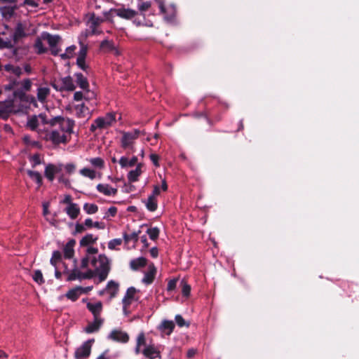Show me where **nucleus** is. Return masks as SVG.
<instances>
[{"label":"nucleus","mask_w":359,"mask_h":359,"mask_svg":"<svg viewBox=\"0 0 359 359\" xmlns=\"http://www.w3.org/2000/svg\"><path fill=\"white\" fill-rule=\"evenodd\" d=\"M81 280L82 279H91L95 276H97L94 270L88 269L86 273H82L80 271Z\"/></svg>","instance_id":"51"},{"label":"nucleus","mask_w":359,"mask_h":359,"mask_svg":"<svg viewBox=\"0 0 359 359\" xmlns=\"http://www.w3.org/2000/svg\"><path fill=\"white\" fill-rule=\"evenodd\" d=\"M109 339L120 343H127L129 341V335L127 332L120 330H113L109 334Z\"/></svg>","instance_id":"12"},{"label":"nucleus","mask_w":359,"mask_h":359,"mask_svg":"<svg viewBox=\"0 0 359 359\" xmlns=\"http://www.w3.org/2000/svg\"><path fill=\"white\" fill-rule=\"evenodd\" d=\"M182 294L184 297H188L191 293V286L185 280H182Z\"/></svg>","instance_id":"44"},{"label":"nucleus","mask_w":359,"mask_h":359,"mask_svg":"<svg viewBox=\"0 0 359 359\" xmlns=\"http://www.w3.org/2000/svg\"><path fill=\"white\" fill-rule=\"evenodd\" d=\"M3 48L12 49L14 55H16L18 52V49L14 47L11 41H4L0 37V49Z\"/></svg>","instance_id":"33"},{"label":"nucleus","mask_w":359,"mask_h":359,"mask_svg":"<svg viewBox=\"0 0 359 359\" xmlns=\"http://www.w3.org/2000/svg\"><path fill=\"white\" fill-rule=\"evenodd\" d=\"M86 307L91 312L93 318H101L100 315L102 311V303L101 302H97L95 304L88 302L86 304Z\"/></svg>","instance_id":"15"},{"label":"nucleus","mask_w":359,"mask_h":359,"mask_svg":"<svg viewBox=\"0 0 359 359\" xmlns=\"http://www.w3.org/2000/svg\"><path fill=\"white\" fill-rule=\"evenodd\" d=\"M158 4L161 12L164 15V18L167 21H172L176 15V8L174 6H170L166 8L161 0H155Z\"/></svg>","instance_id":"8"},{"label":"nucleus","mask_w":359,"mask_h":359,"mask_svg":"<svg viewBox=\"0 0 359 359\" xmlns=\"http://www.w3.org/2000/svg\"><path fill=\"white\" fill-rule=\"evenodd\" d=\"M85 60L86 59H84V58L77 57L76 65H78V67L80 69H81L82 70H83L85 72H87V70L89 69V67L87 65H86Z\"/></svg>","instance_id":"55"},{"label":"nucleus","mask_w":359,"mask_h":359,"mask_svg":"<svg viewBox=\"0 0 359 359\" xmlns=\"http://www.w3.org/2000/svg\"><path fill=\"white\" fill-rule=\"evenodd\" d=\"M38 126H39V121H38L37 116L36 115H34L29 118L27 123V126L29 128H30L32 131L36 130Z\"/></svg>","instance_id":"39"},{"label":"nucleus","mask_w":359,"mask_h":359,"mask_svg":"<svg viewBox=\"0 0 359 359\" xmlns=\"http://www.w3.org/2000/svg\"><path fill=\"white\" fill-rule=\"evenodd\" d=\"M15 6L0 7V13L6 20H9L14 14Z\"/></svg>","instance_id":"29"},{"label":"nucleus","mask_w":359,"mask_h":359,"mask_svg":"<svg viewBox=\"0 0 359 359\" xmlns=\"http://www.w3.org/2000/svg\"><path fill=\"white\" fill-rule=\"evenodd\" d=\"M100 48L107 52L116 50V52L117 53V50L115 48L114 43L111 41H102V43H100Z\"/></svg>","instance_id":"36"},{"label":"nucleus","mask_w":359,"mask_h":359,"mask_svg":"<svg viewBox=\"0 0 359 359\" xmlns=\"http://www.w3.org/2000/svg\"><path fill=\"white\" fill-rule=\"evenodd\" d=\"M119 284L114 280H109L106 287L99 292L100 295H103L106 292L109 293V300L115 298L118 292Z\"/></svg>","instance_id":"11"},{"label":"nucleus","mask_w":359,"mask_h":359,"mask_svg":"<svg viewBox=\"0 0 359 359\" xmlns=\"http://www.w3.org/2000/svg\"><path fill=\"white\" fill-rule=\"evenodd\" d=\"M51 86L57 91H73L76 86L73 83V79L70 76L62 78L59 81H53L50 83Z\"/></svg>","instance_id":"4"},{"label":"nucleus","mask_w":359,"mask_h":359,"mask_svg":"<svg viewBox=\"0 0 359 359\" xmlns=\"http://www.w3.org/2000/svg\"><path fill=\"white\" fill-rule=\"evenodd\" d=\"M57 123L60 125L62 132L67 133H72L74 126V121L72 119L67 118L65 120L64 117L57 116L49 120L48 122V124L51 126H55Z\"/></svg>","instance_id":"5"},{"label":"nucleus","mask_w":359,"mask_h":359,"mask_svg":"<svg viewBox=\"0 0 359 359\" xmlns=\"http://www.w3.org/2000/svg\"><path fill=\"white\" fill-rule=\"evenodd\" d=\"M156 272V270L154 266L150 267L149 270L144 274L142 282L147 285L151 284L155 278Z\"/></svg>","instance_id":"28"},{"label":"nucleus","mask_w":359,"mask_h":359,"mask_svg":"<svg viewBox=\"0 0 359 359\" xmlns=\"http://www.w3.org/2000/svg\"><path fill=\"white\" fill-rule=\"evenodd\" d=\"M104 323V319L102 318H94L93 323H89L85 327V332L87 333H93L98 331Z\"/></svg>","instance_id":"17"},{"label":"nucleus","mask_w":359,"mask_h":359,"mask_svg":"<svg viewBox=\"0 0 359 359\" xmlns=\"http://www.w3.org/2000/svg\"><path fill=\"white\" fill-rule=\"evenodd\" d=\"M141 233V231H134L130 234H128L127 233H124L123 235L124 241L126 243H128L130 241H133L134 243H136L139 239V235Z\"/></svg>","instance_id":"32"},{"label":"nucleus","mask_w":359,"mask_h":359,"mask_svg":"<svg viewBox=\"0 0 359 359\" xmlns=\"http://www.w3.org/2000/svg\"><path fill=\"white\" fill-rule=\"evenodd\" d=\"M65 168L68 174H72L75 171L76 165L74 163H67Z\"/></svg>","instance_id":"62"},{"label":"nucleus","mask_w":359,"mask_h":359,"mask_svg":"<svg viewBox=\"0 0 359 359\" xmlns=\"http://www.w3.org/2000/svg\"><path fill=\"white\" fill-rule=\"evenodd\" d=\"M13 95L15 98L20 99L22 102H27L29 103H32L35 107L37 106L35 97L33 96H29L24 93L21 90H18L14 91Z\"/></svg>","instance_id":"18"},{"label":"nucleus","mask_w":359,"mask_h":359,"mask_svg":"<svg viewBox=\"0 0 359 359\" xmlns=\"http://www.w3.org/2000/svg\"><path fill=\"white\" fill-rule=\"evenodd\" d=\"M75 109L76 110V115L79 118L85 117L86 111L88 110V107H86L83 103L76 105Z\"/></svg>","instance_id":"38"},{"label":"nucleus","mask_w":359,"mask_h":359,"mask_svg":"<svg viewBox=\"0 0 359 359\" xmlns=\"http://www.w3.org/2000/svg\"><path fill=\"white\" fill-rule=\"evenodd\" d=\"M12 104H13V101H10L9 104L8 106H6V107H1V108H0V118H1L6 119L8 117V114L10 111L9 107H11Z\"/></svg>","instance_id":"46"},{"label":"nucleus","mask_w":359,"mask_h":359,"mask_svg":"<svg viewBox=\"0 0 359 359\" xmlns=\"http://www.w3.org/2000/svg\"><path fill=\"white\" fill-rule=\"evenodd\" d=\"M116 121V114L110 112L107 113L104 117H98L96 118V126L99 129L107 128L112 125Z\"/></svg>","instance_id":"9"},{"label":"nucleus","mask_w":359,"mask_h":359,"mask_svg":"<svg viewBox=\"0 0 359 359\" xmlns=\"http://www.w3.org/2000/svg\"><path fill=\"white\" fill-rule=\"evenodd\" d=\"M80 174L84 177L93 180L96 177L95 171L88 168H84L79 171Z\"/></svg>","instance_id":"40"},{"label":"nucleus","mask_w":359,"mask_h":359,"mask_svg":"<svg viewBox=\"0 0 359 359\" xmlns=\"http://www.w3.org/2000/svg\"><path fill=\"white\" fill-rule=\"evenodd\" d=\"M137 14V11L130 8H125L111 9L109 11V15L111 17L118 16L126 20H131Z\"/></svg>","instance_id":"6"},{"label":"nucleus","mask_w":359,"mask_h":359,"mask_svg":"<svg viewBox=\"0 0 359 359\" xmlns=\"http://www.w3.org/2000/svg\"><path fill=\"white\" fill-rule=\"evenodd\" d=\"M83 287L78 286L69 290L66 293V297L67 299L72 300V302H75L79 298L80 295L83 293Z\"/></svg>","instance_id":"22"},{"label":"nucleus","mask_w":359,"mask_h":359,"mask_svg":"<svg viewBox=\"0 0 359 359\" xmlns=\"http://www.w3.org/2000/svg\"><path fill=\"white\" fill-rule=\"evenodd\" d=\"M146 344V339L144 332H141L139 334L137 339V346H141L142 345H145Z\"/></svg>","instance_id":"56"},{"label":"nucleus","mask_w":359,"mask_h":359,"mask_svg":"<svg viewBox=\"0 0 359 359\" xmlns=\"http://www.w3.org/2000/svg\"><path fill=\"white\" fill-rule=\"evenodd\" d=\"M26 24H18L15 32L13 34V39L14 43H18L21 39L26 37L28 34L25 32V27Z\"/></svg>","instance_id":"19"},{"label":"nucleus","mask_w":359,"mask_h":359,"mask_svg":"<svg viewBox=\"0 0 359 359\" xmlns=\"http://www.w3.org/2000/svg\"><path fill=\"white\" fill-rule=\"evenodd\" d=\"M146 233L151 240L156 241L159 237L160 229L156 226L151 227L147 230Z\"/></svg>","instance_id":"37"},{"label":"nucleus","mask_w":359,"mask_h":359,"mask_svg":"<svg viewBox=\"0 0 359 359\" xmlns=\"http://www.w3.org/2000/svg\"><path fill=\"white\" fill-rule=\"evenodd\" d=\"M149 158H150V160L152 161V163H154V165L156 167L160 166L159 163H158V161H159L158 155H157L156 154H150Z\"/></svg>","instance_id":"58"},{"label":"nucleus","mask_w":359,"mask_h":359,"mask_svg":"<svg viewBox=\"0 0 359 359\" xmlns=\"http://www.w3.org/2000/svg\"><path fill=\"white\" fill-rule=\"evenodd\" d=\"M142 163H138L135 170H130L128 174V179L130 182H135L138 180L139 176L142 173Z\"/></svg>","instance_id":"26"},{"label":"nucleus","mask_w":359,"mask_h":359,"mask_svg":"<svg viewBox=\"0 0 359 359\" xmlns=\"http://www.w3.org/2000/svg\"><path fill=\"white\" fill-rule=\"evenodd\" d=\"M43 40L46 41L50 47L56 46L60 40V36L58 35H51L49 33L43 32L41 35Z\"/></svg>","instance_id":"23"},{"label":"nucleus","mask_w":359,"mask_h":359,"mask_svg":"<svg viewBox=\"0 0 359 359\" xmlns=\"http://www.w3.org/2000/svg\"><path fill=\"white\" fill-rule=\"evenodd\" d=\"M90 262L94 267V271L98 277L99 282L104 281L111 270L109 258L104 254H101L97 258L93 257Z\"/></svg>","instance_id":"1"},{"label":"nucleus","mask_w":359,"mask_h":359,"mask_svg":"<svg viewBox=\"0 0 359 359\" xmlns=\"http://www.w3.org/2000/svg\"><path fill=\"white\" fill-rule=\"evenodd\" d=\"M27 173L32 180H34L38 184L39 187L42 185V176L39 172L29 170L27 171Z\"/></svg>","instance_id":"35"},{"label":"nucleus","mask_w":359,"mask_h":359,"mask_svg":"<svg viewBox=\"0 0 359 359\" xmlns=\"http://www.w3.org/2000/svg\"><path fill=\"white\" fill-rule=\"evenodd\" d=\"M60 168H58L53 164L49 163L45 168L44 175L50 182H53L55 179V175L60 172Z\"/></svg>","instance_id":"14"},{"label":"nucleus","mask_w":359,"mask_h":359,"mask_svg":"<svg viewBox=\"0 0 359 359\" xmlns=\"http://www.w3.org/2000/svg\"><path fill=\"white\" fill-rule=\"evenodd\" d=\"M11 73L15 74L18 77H20L22 74V71L20 67L13 65V69L11 70Z\"/></svg>","instance_id":"63"},{"label":"nucleus","mask_w":359,"mask_h":359,"mask_svg":"<svg viewBox=\"0 0 359 359\" xmlns=\"http://www.w3.org/2000/svg\"><path fill=\"white\" fill-rule=\"evenodd\" d=\"M33 280L39 285L45 283L42 272L40 270H36L32 276Z\"/></svg>","instance_id":"45"},{"label":"nucleus","mask_w":359,"mask_h":359,"mask_svg":"<svg viewBox=\"0 0 359 359\" xmlns=\"http://www.w3.org/2000/svg\"><path fill=\"white\" fill-rule=\"evenodd\" d=\"M76 82L77 85L84 90L88 91L89 83L86 77L81 73H75Z\"/></svg>","instance_id":"24"},{"label":"nucleus","mask_w":359,"mask_h":359,"mask_svg":"<svg viewBox=\"0 0 359 359\" xmlns=\"http://www.w3.org/2000/svg\"><path fill=\"white\" fill-rule=\"evenodd\" d=\"M97 240V238H93V234H87L84 237L82 238V239L80 241V245L81 247L88 246L90 244L94 243Z\"/></svg>","instance_id":"34"},{"label":"nucleus","mask_w":359,"mask_h":359,"mask_svg":"<svg viewBox=\"0 0 359 359\" xmlns=\"http://www.w3.org/2000/svg\"><path fill=\"white\" fill-rule=\"evenodd\" d=\"M89 262H90V258L88 257V255H86V257H84L82 259H81V269H86L88 266V264H89Z\"/></svg>","instance_id":"64"},{"label":"nucleus","mask_w":359,"mask_h":359,"mask_svg":"<svg viewBox=\"0 0 359 359\" xmlns=\"http://www.w3.org/2000/svg\"><path fill=\"white\" fill-rule=\"evenodd\" d=\"M122 244L121 238H114L111 240L108 243V248L110 250H114L116 246L121 245Z\"/></svg>","instance_id":"52"},{"label":"nucleus","mask_w":359,"mask_h":359,"mask_svg":"<svg viewBox=\"0 0 359 359\" xmlns=\"http://www.w3.org/2000/svg\"><path fill=\"white\" fill-rule=\"evenodd\" d=\"M100 24H91L88 29L82 32L79 37L80 50L78 57L86 59L88 52V46L85 44L84 41L89 36L100 34L102 31L100 29Z\"/></svg>","instance_id":"2"},{"label":"nucleus","mask_w":359,"mask_h":359,"mask_svg":"<svg viewBox=\"0 0 359 359\" xmlns=\"http://www.w3.org/2000/svg\"><path fill=\"white\" fill-rule=\"evenodd\" d=\"M62 259V255L61 252L58 250H55L53 252L52 257L50 259V264L56 267L57 264L60 262Z\"/></svg>","instance_id":"43"},{"label":"nucleus","mask_w":359,"mask_h":359,"mask_svg":"<svg viewBox=\"0 0 359 359\" xmlns=\"http://www.w3.org/2000/svg\"><path fill=\"white\" fill-rule=\"evenodd\" d=\"M94 341L95 339H92L84 342L79 348L76 350L74 357L76 359L87 358L90 354L91 346Z\"/></svg>","instance_id":"7"},{"label":"nucleus","mask_w":359,"mask_h":359,"mask_svg":"<svg viewBox=\"0 0 359 359\" xmlns=\"http://www.w3.org/2000/svg\"><path fill=\"white\" fill-rule=\"evenodd\" d=\"M116 213H117V208L115 206H111L108 209L107 212L106 213V215L104 216V218L108 216L115 217Z\"/></svg>","instance_id":"60"},{"label":"nucleus","mask_w":359,"mask_h":359,"mask_svg":"<svg viewBox=\"0 0 359 359\" xmlns=\"http://www.w3.org/2000/svg\"><path fill=\"white\" fill-rule=\"evenodd\" d=\"M177 282V279H172V280H169V282L168 283V286H167V290L168 292L173 291L176 288Z\"/></svg>","instance_id":"57"},{"label":"nucleus","mask_w":359,"mask_h":359,"mask_svg":"<svg viewBox=\"0 0 359 359\" xmlns=\"http://www.w3.org/2000/svg\"><path fill=\"white\" fill-rule=\"evenodd\" d=\"M175 320L177 325L180 327H182L184 326H186L187 327H189V325H190L189 323L186 322L185 320L183 318V317L180 314H177L175 316Z\"/></svg>","instance_id":"48"},{"label":"nucleus","mask_w":359,"mask_h":359,"mask_svg":"<svg viewBox=\"0 0 359 359\" xmlns=\"http://www.w3.org/2000/svg\"><path fill=\"white\" fill-rule=\"evenodd\" d=\"M46 140L51 141L54 144H66L68 142L67 135L64 133L61 135L57 130H53L47 133Z\"/></svg>","instance_id":"10"},{"label":"nucleus","mask_w":359,"mask_h":359,"mask_svg":"<svg viewBox=\"0 0 359 359\" xmlns=\"http://www.w3.org/2000/svg\"><path fill=\"white\" fill-rule=\"evenodd\" d=\"M122 137L121 139V146L123 149H128L132 153L135 152L134 143L137 140L141 131L138 129H135L132 132H121Z\"/></svg>","instance_id":"3"},{"label":"nucleus","mask_w":359,"mask_h":359,"mask_svg":"<svg viewBox=\"0 0 359 359\" xmlns=\"http://www.w3.org/2000/svg\"><path fill=\"white\" fill-rule=\"evenodd\" d=\"M65 211L71 219H75L80 213V208L76 203L70 204L66 208Z\"/></svg>","instance_id":"27"},{"label":"nucleus","mask_w":359,"mask_h":359,"mask_svg":"<svg viewBox=\"0 0 359 359\" xmlns=\"http://www.w3.org/2000/svg\"><path fill=\"white\" fill-rule=\"evenodd\" d=\"M29 161L32 163V165L33 168H35L36 165H40L41 163L40 154L36 153L33 156H30Z\"/></svg>","instance_id":"49"},{"label":"nucleus","mask_w":359,"mask_h":359,"mask_svg":"<svg viewBox=\"0 0 359 359\" xmlns=\"http://www.w3.org/2000/svg\"><path fill=\"white\" fill-rule=\"evenodd\" d=\"M151 6V1H139L138 3V8L140 11H147Z\"/></svg>","instance_id":"53"},{"label":"nucleus","mask_w":359,"mask_h":359,"mask_svg":"<svg viewBox=\"0 0 359 359\" xmlns=\"http://www.w3.org/2000/svg\"><path fill=\"white\" fill-rule=\"evenodd\" d=\"M175 328V323L172 320H163L158 326V330L165 332L167 335H170Z\"/></svg>","instance_id":"20"},{"label":"nucleus","mask_w":359,"mask_h":359,"mask_svg":"<svg viewBox=\"0 0 359 359\" xmlns=\"http://www.w3.org/2000/svg\"><path fill=\"white\" fill-rule=\"evenodd\" d=\"M145 205L147 210L150 212H154L158 208L157 200L154 196H149Z\"/></svg>","instance_id":"31"},{"label":"nucleus","mask_w":359,"mask_h":359,"mask_svg":"<svg viewBox=\"0 0 359 359\" xmlns=\"http://www.w3.org/2000/svg\"><path fill=\"white\" fill-rule=\"evenodd\" d=\"M76 279L81 280L80 271L77 269H74L72 271V272L68 276L67 280L73 281L75 280Z\"/></svg>","instance_id":"50"},{"label":"nucleus","mask_w":359,"mask_h":359,"mask_svg":"<svg viewBox=\"0 0 359 359\" xmlns=\"http://www.w3.org/2000/svg\"><path fill=\"white\" fill-rule=\"evenodd\" d=\"M92 165L97 168H103L104 167V161L100 157L93 158L89 160Z\"/></svg>","instance_id":"42"},{"label":"nucleus","mask_w":359,"mask_h":359,"mask_svg":"<svg viewBox=\"0 0 359 359\" xmlns=\"http://www.w3.org/2000/svg\"><path fill=\"white\" fill-rule=\"evenodd\" d=\"M142 353L149 359H155L161 357L160 351L154 345L146 346L142 351Z\"/></svg>","instance_id":"16"},{"label":"nucleus","mask_w":359,"mask_h":359,"mask_svg":"<svg viewBox=\"0 0 359 359\" xmlns=\"http://www.w3.org/2000/svg\"><path fill=\"white\" fill-rule=\"evenodd\" d=\"M136 292L137 290L134 287H130L128 288L126 294L122 299L123 309L127 310L128 308L130 306L133 300L134 299Z\"/></svg>","instance_id":"13"},{"label":"nucleus","mask_w":359,"mask_h":359,"mask_svg":"<svg viewBox=\"0 0 359 359\" xmlns=\"http://www.w3.org/2000/svg\"><path fill=\"white\" fill-rule=\"evenodd\" d=\"M74 254V248H69V246H65L64 248V257L66 259H71Z\"/></svg>","instance_id":"54"},{"label":"nucleus","mask_w":359,"mask_h":359,"mask_svg":"<svg viewBox=\"0 0 359 359\" xmlns=\"http://www.w3.org/2000/svg\"><path fill=\"white\" fill-rule=\"evenodd\" d=\"M83 210L88 214H95L98 211V207L95 204L86 203L83 205Z\"/></svg>","instance_id":"41"},{"label":"nucleus","mask_w":359,"mask_h":359,"mask_svg":"<svg viewBox=\"0 0 359 359\" xmlns=\"http://www.w3.org/2000/svg\"><path fill=\"white\" fill-rule=\"evenodd\" d=\"M34 47L36 49L38 54H43L47 52V48L43 46L42 41L38 39L34 44Z\"/></svg>","instance_id":"47"},{"label":"nucleus","mask_w":359,"mask_h":359,"mask_svg":"<svg viewBox=\"0 0 359 359\" xmlns=\"http://www.w3.org/2000/svg\"><path fill=\"white\" fill-rule=\"evenodd\" d=\"M58 181L60 183L65 184V186L66 187H70V186H71L69 180L65 177V176L63 175H62L61 176L59 177Z\"/></svg>","instance_id":"59"},{"label":"nucleus","mask_w":359,"mask_h":359,"mask_svg":"<svg viewBox=\"0 0 359 359\" xmlns=\"http://www.w3.org/2000/svg\"><path fill=\"white\" fill-rule=\"evenodd\" d=\"M50 93V89L46 87H40L37 90V98L39 102H44Z\"/></svg>","instance_id":"30"},{"label":"nucleus","mask_w":359,"mask_h":359,"mask_svg":"<svg viewBox=\"0 0 359 359\" xmlns=\"http://www.w3.org/2000/svg\"><path fill=\"white\" fill-rule=\"evenodd\" d=\"M96 188L99 192L106 196H115L118 192L117 189L112 188L109 184H99L97 185Z\"/></svg>","instance_id":"21"},{"label":"nucleus","mask_w":359,"mask_h":359,"mask_svg":"<svg viewBox=\"0 0 359 359\" xmlns=\"http://www.w3.org/2000/svg\"><path fill=\"white\" fill-rule=\"evenodd\" d=\"M18 84H19V82H18L17 80L13 79V80H12V81L9 83V84H8V85H6V86H5V89H6V90H13L15 86H17Z\"/></svg>","instance_id":"61"},{"label":"nucleus","mask_w":359,"mask_h":359,"mask_svg":"<svg viewBox=\"0 0 359 359\" xmlns=\"http://www.w3.org/2000/svg\"><path fill=\"white\" fill-rule=\"evenodd\" d=\"M146 265H147V259L143 257L132 259L130 262V269L133 271H137L140 268L144 267Z\"/></svg>","instance_id":"25"}]
</instances>
